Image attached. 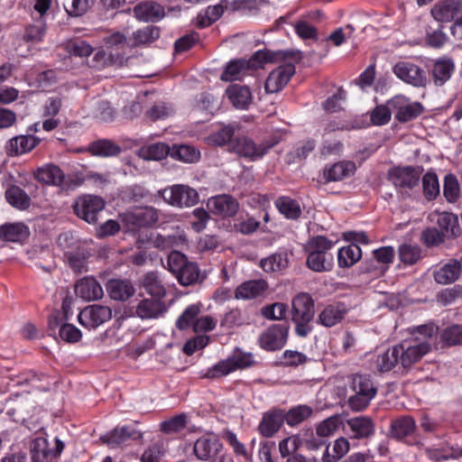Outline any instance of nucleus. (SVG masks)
<instances>
[{"label":"nucleus","mask_w":462,"mask_h":462,"mask_svg":"<svg viewBox=\"0 0 462 462\" xmlns=\"http://www.w3.org/2000/svg\"><path fill=\"white\" fill-rule=\"evenodd\" d=\"M158 193L167 204L176 208H189L199 201L197 190L184 184L171 185Z\"/></svg>","instance_id":"4"},{"label":"nucleus","mask_w":462,"mask_h":462,"mask_svg":"<svg viewBox=\"0 0 462 462\" xmlns=\"http://www.w3.org/2000/svg\"><path fill=\"white\" fill-rule=\"evenodd\" d=\"M289 329L290 327L287 323L271 325L258 337L260 347L265 351L282 349L288 340Z\"/></svg>","instance_id":"6"},{"label":"nucleus","mask_w":462,"mask_h":462,"mask_svg":"<svg viewBox=\"0 0 462 462\" xmlns=\"http://www.w3.org/2000/svg\"><path fill=\"white\" fill-rule=\"evenodd\" d=\"M346 423L355 439L369 438L374 433V423L369 417L358 416L351 418L347 420Z\"/></svg>","instance_id":"33"},{"label":"nucleus","mask_w":462,"mask_h":462,"mask_svg":"<svg viewBox=\"0 0 462 462\" xmlns=\"http://www.w3.org/2000/svg\"><path fill=\"white\" fill-rule=\"evenodd\" d=\"M398 255L402 263L411 266L420 259L421 249L415 244H402L398 248Z\"/></svg>","instance_id":"48"},{"label":"nucleus","mask_w":462,"mask_h":462,"mask_svg":"<svg viewBox=\"0 0 462 462\" xmlns=\"http://www.w3.org/2000/svg\"><path fill=\"white\" fill-rule=\"evenodd\" d=\"M30 236L29 227L22 223H5L0 226V240L12 243H22Z\"/></svg>","instance_id":"26"},{"label":"nucleus","mask_w":462,"mask_h":462,"mask_svg":"<svg viewBox=\"0 0 462 462\" xmlns=\"http://www.w3.org/2000/svg\"><path fill=\"white\" fill-rule=\"evenodd\" d=\"M160 37V29L154 25H147L138 29L131 35V49L150 44Z\"/></svg>","instance_id":"40"},{"label":"nucleus","mask_w":462,"mask_h":462,"mask_svg":"<svg viewBox=\"0 0 462 462\" xmlns=\"http://www.w3.org/2000/svg\"><path fill=\"white\" fill-rule=\"evenodd\" d=\"M308 254L306 265L316 273H325L332 270L334 265L333 255H324L319 253L305 251Z\"/></svg>","instance_id":"42"},{"label":"nucleus","mask_w":462,"mask_h":462,"mask_svg":"<svg viewBox=\"0 0 462 462\" xmlns=\"http://www.w3.org/2000/svg\"><path fill=\"white\" fill-rule=\"evenodd\" d=\"M171 157L184 163H195L200 158V152L188 144H175L171 147Z\"/></svg>","instance_id":"44"},{"label":"nucleus","mask_w":462,"mask_h":462,"mask_svg":"<svg viewBox=\"0 0 462 462\" xmlns=\"http://www.w3.org/2000/svg\"><path fill=\"white\" fill-rule=\"evenodd\" d=\"M146 244H148L149 246L163 251L173 247H183L187 245L188 238L182 230L178 229L170 235L152 233L146 241L141 236L136 240L138 248L144 247Z\"/></svg>","instance_id":"7"},{"label":"nucleus","mask_w":462,"mask_h":462,"mask_svg":"<svg viewBox=\"0 0 462 462\" xmlns=\"http://www.w3.org/2000/svg\"><path fill=\"white\" fill-rule=\"evenodd\" d=\"M35 178L48 185L60 186L63 183L65 175L59 166L46 164L36 171Z\"/></svg>","instance_id":"35"},{"label":"nucleus","mask_w":462,"mask_h":462,"mask_svg":"<svg viewBox=\"0 0 462 462\" xmlns=\"http://www.w3.org/2000/svg\"><path fill=\"white\" fill-rule=\"evenodd\" d=\"M324 446L325 450L322 455V462H337L349 450V442L346 438H339L334 441L332 452H330L329 445L325 440L312 439L307 442L310 449H318Z\"/></svg>","instance_id":"14"},{"label":"nucleus","mask_w":462,"mask_h":462,"mask_svg":"<svg viewBox=\"0 0 462 462\" xmlns=\"http://www.w3.org/2000/svg\"><path fill=\"white\" fill-rule=\"evenodd\" d=\"M89 150L92 154L97 156H115L121 152L119 145L110 140H99L90 144Z\"/></svg>","instance_id":"53"},{"label":"nucleus","mask_w":462,"mask_h":462,"mask_svg":"<svg viewBox=\"0 0 462 462\" xmlns=\"http://www.w3.org/2000/svg\"><path fill=\"white\" fill-rule=\"evenodd\" d=\"M199 313V304L189 305L176 320V328L180 330H184L189 328L191 325L193 326V323L198 319Z\"/></svg>","instance_id":"60"},{"label":"nucleus","mask_w":462,"mask_h":462,"mask_svg":"<svg viewBox=\"0 0 462 462\" xmlns=\"http://www.w3.org/2000/svg\"><path fill=\"white\" fill-rule=\"evenodd\" d=\"M75 293L87 301L97 300L104 295L101 285L92 276L80 279L75 285Z\"/></svg>","instance_id":"23"},{"label":"nucleus","mask_w":462,"mask_h":462,"mask_svg":"<svg viewBox=\"0 0 462 462\" xmlns=\"http://www.w3.org/2000/svg\"><path fill=\"white\" fill-rule=\"evenodd\" d=\"M227 7V0H222L219 4L209 5L201 11L196 20V24L199 28H206L217 22L223 15Z\"/></svg>","instance_id":"34"},{"label":"nucleus","mask_w":462,"mask_h":462,"mask_svg":"<svg viewBox=\"0 0 462 462\" xmlns=\"http://www.w3.org/2000/svg\"><path fill=\"white\" fill-rule=\"evenodd\" d=\"M175 277L181 285L189 286L199 281V269L196 263L188 262V263L175 274Z\"/></svg>","instance_id":"56"},{"label":"nucleus","mask_w":462,"mask_h":462,"mask_svg":"<svg viewBox=\"0 0 462 462\" xmlns=\"http://www.w3.org/2000/svg\"><path fill=\"white\" fill-rule=\"evenodd\" d=\"M143 433L132 426L116 428L102 437L104 443L115 448L128 445L130 441L142 440Z\"/></svg>","instance_id":"17"},{"label":"nucleus","mask_w":462,"mask_h":462,"mask_svg":"<svg viewBox=\"0 0 462 462\" xmlns=\"http://www.w3.org/2000/svg\"><path fill=\"white\" fill-rule=\"evenodd\" d=\"M437 224L443 233L447 235L450 234L451 236H457L460 233L458 218L452 213L443 212L439 214L437 219Z\"/></svg>","instance_id":"54"},{"label":"nucleus","mask_w":462,"mask_h":462,"mask_svg":"<svg viewBox=\"0 0 462 462\" xmlns=\"http://www.w3.org/2000/svg\"><path fill=\"white\" fill-rule=\"evenodd\" d=\"M138 154L146 161H161L171 156V147L164 143H155L140 148Z\"/></svg>","instance_id":"45"},{"label":"nucleus","mask_w":462,"mask_h":462,"mask_svg":"<svg viewBox=\"0 0 462 462\" xmlns=\"http://www.w3.org/2000/svg\"><path fill=\"white\" fill-rule=\"evenodd\" d=\"M460 189L457 179L453 174H448L444 179L443 194L448 202H456L459 198Z\"/></svg>","instance_id":"63"},{"label":"nucleus","mask_w":462,"mask_h":462,"mask_svg":"<svg viewBox=\"0 0 462 462\" xmlns=\"http://www.w3.org/2000/svg\"><path fill=\"white\" fill-rule=\"evenodd\" d=\"M226 94L233 106L238 109H246L253 101L252 93L246 86L230 85Z\"/></svg>","instance_id":"30"},{"label":"nucleus","mask_w":462,"mask_h":462,"mask_svg":"<svg viewBox=\"0 0 462 462\" xmlns=\"http://www.w3.org/2000/svg\"><path fill=\"white\" fill-rule=\"evenodd\" d=\"M24 382L39 391H48L51 386L50 377L43 374L29 371L24 374Z\"/></svg>","instance_id":"64"},{"label":"nucleus","mask_w":462,"mask_h":462,"mask_svg":"<svg viewBox=\"0 0 462 462\" xmlns=\"http://www.w3.org/2000/svg\"><path fill=\"white\" fill-rule=\"evenodd\" d=\"M5 198L9 205L18 210H26L32 204L30 196L15 184L8 183L5 191Z\"/></svg>","instance_id":"29"},{"label":"nucleus","mask_w":462,"mask_h":462,"mask_svg":"<svg viewBox=\"0 0 462 462\" xmlns=\"http://www.w3.org/2000/svg\"><path fill=\"white\" fill-rule=\"evenodd\" d=\"M274 145L275 143L272 141L256 144L247 136L237 137L231 143V148L236 153L251 161L261 159Z\"/></svg>","instance_id":"8"},{"label":"nucleus","mask_w":462,"mask_h":462,"mask_svg":"<svg viewBox=\"0 0 462 462\" xmlns=\"http://www.w3.org/2000/svg\"><path fill=\"white\" fill-rule=\"evenodd\" d=\"M335 245V242L323 236L310 237L306 245L305 251L319 253L324 255H333L329 251Z\"/></svg>","instance_id":"50"},{"label":"nucleus","mask_w":462,"mask_h":462,"mask_svg":"<svg viewBox=\"0 0 462 462\" xmlns=\"http://www.w3.org/2000/svg\"><path fill=\"white\" fill-rule=\"evenodd\" d=\"M461 267V262L450 260L448 263L434 272V279L439 284L452 283L459 277Z\"/></svg>","instance_id":"36"},{"label":"nucleus","mask_w":462,"mask_h":462,"mask_svg":"<svg viewBox=\"0 0 462 462\" xmlns=\"http://www.w3.org/2000/svg\"><path fill=\"white\" fill-rule=\"evenodd\" d=\"M136 19L142 22H157L164 16V8L158 3L145 1L134 7Z\"/></svg>","instance_id":"27"},{"label":"nucleus","mask_w":462,"mask_h":462,"mask_svg":"<svg viewBox=\"0 0 462 462\" xmlns=\"http://www.w3.org/2000/svg\"><path fill=\"white\" fill-rule=\"evenodd\" d=\"M284 414L281 411L264 413L258 426L259 432L266 438L273 437L282 426Z\"/></svg>","instance_id":"31"},{"label":"nucleus","mask_w":462,"mask_h":462,"mask_svg":"<svg viewBox=\"0 0 462 462\" xmlns=\"http://www.w3.org/2000/svg\"><path fill=\"white\" fill-rule=\"evenodd\" d=\"M106 291L111 299L121 301L127 300L135 292L130 281L118 279L110 280L106 284Z\"/></svg>","instance_id":"32"},{"label":"nucleus","mask_w":462,"mask_h":462,"mask_svg":"<svg viewBox=\"0 0 462 462\" xmlns=\"http://www.w3.org/2000/svg\"><path fill=\"white\" fill-rule=\"evenodd\" d=\"M396 346L399 353L400 364L404 368L410 367L414 363L418 362L423 356L429 353L430 349V343L428 341L416 342L413 345L402 343Z\"/></svg>","instance_id":"15"},{"label":"nucleus","mask_w":462,"mask_h":462,"mask_svg":"<svg viewBox=\"0 0 462 462\" xmlns=\"http://www.w3.org/2000/svg\"><path fill=\"white\" fill-rule=\"evenodd\" d=\"M64 443L55 439V448H51L49 442L44 437L35 438L30 445V455L32 462H52L64 449Z\"/></svg>","instance_id":"11"},{"label":"nucleus","mask_w":462,"mask_h":462,"mask_svg":"<svg viewBox=\"0 0 462 462\" xmlns=\"http://www.w3.org/2000/svg\"><path fill=\"white\" fill-rule=\"evenodd\" d=\"M346 309L342 303L327 306L319 314V321L321 325L330 328L339 323L345 317Z\"/></svg>","instance_id":"38"},{"label":"nucleus","mask_w":462,"mask_h":462,"mask_svg":"<svg viewBox=\"0 0 462 462\" xmlns=\"http://www.w3.org/2000/svg\"><path fill=\"white\" fill-rule=\"evenodd\" d=\"M288 263L286 254H273L261 261V267L264 272H281L287 268Z\"/></svg>","instance_id":"59"},{"label":"nucleus","mask_w":462,"mask_h":462,"mask_svg":"<svg viewBox=\"0 0 462 462\" xmlns=\"http://www.w3.org/2000/svg\"><path fill=\"white\" fill-rule=\"evenodd\" d=\"M168 310L166 304L161 300L144 299L135 307V315L142 319H158Z\"/></svg>","instance_id":"25"},{"label":"nucleus","mask_w":462,"mask_h":462,"mask_svg":"<svg viewBox=\"0 0 462 462\" xmlns=\"http://www.w3.org/2000/svg\"><path fill=\"white\" fill-rule=\"evenodd\" d=\"M292 321H311L314 317V301L308 293H300L292 300Z\"/></svg>","instance_id":"20"},{"label":"nucleus","mask_w":462,"mask_h":462,"mask_svg":"<svg viewBox=\"0 0 462 462\" xmlns=\"http://www.w3.org/2000/svg\"><path fill=\"white\" fill-rule=\"evenodd\" d=\"M456 69L452 58L443 56L433 62L430 77L436 87L444 86L452 77Z\"/></svg>","instance_id":"19"},{"label":"nucleus","mask_w":462,"mask_h":462,"mask_svg":"<svg viewBox=\"0 0 462 462\" xmlns=\"http://www.w3.org/2000/svg\"><path fill=\"white\" fill-rule=\"evenodd\" d=\"M423 171L420 166H395L387 172V179L397 189H412L419 185Z\"/></svg>","instance_id":"5"},{"label":"nucleus","mask_w":462,"mask_h":462,"mask_svg":"<svg viewBox=\"0 0 462 462\" xmlns=\"http://www.w3.org/2000/svg\"><path fill=\"white\" fill-rule=\"evenodd\" d=\"M440 340L447 346H462V324H453L440 333Z\"/></svg>","instance_id":"52"},{"label":"nucleus","mask_w":462,"mask_h":462,"mask_svg":"<svg viewBox=\"0 0 462 462\" xmlns=\"http://www.w3.org/2000/svg\"><path fill=\"white\" fill-rule=\"evenodd\" d=\"M423 194L428 200L435 199L439 194V182L434 171H427L422 177Z\"/></svg>","instance_id":"57"},{"label":"nucleus","mask_w":462,"mask_h":462,"mask_svg":"<svg viewBox=\"0 0 462 462\" xmlns=\"http://www.w3.org/2000/svg\"><path fill=\"white\" fill-rule=\"evenodd\" d=\"M280 53L269 50L257 51L249 60H235L227 63L221 75L223 81L240 80L252 71L262 68L265 63H272L278 60Z\"/></svg>","instance_id":"1"},{"label":"nucleus","mask_w":462,"mask_h":462,"mask_svg":"<svg viewBox=\"0 0 462 462\" xmlns=\"http://www.w3.org/2000/svg\"><path fill=\"white\" fill-rule=\"evenodd\" d=\"M312 414V409L307 405H298L288 411L284 414V421L290 426H295L310 418Z\"/></svg>","instance_id":"58"},{"label":"nucleus","mask_w":462,"mask_h":462,"mask_svg":"<svg viewBox=\"0 0 462 462\" xmlns=\"http://www.w3.org/2000/svg\"><path fill=\"white\" fill-rule=\"evenodd\" d=\"M125 221L135 227H147L159 221V211L152 207L137 208L125 216Z\"/></svg>","instance_id":"21"},{"label":"nucleus","mask_w":462,"mask_h":462,"mask_svg":"<svg viewBox=\"0 0 462 462\" xmlns=\"http://www.w3.org/2000/svg\"><path fill=\"white\" fill-rule=\"evenodd\" d=\"M395 119L400 123H406L417 118L423 112V106L420 102H411L402 96H396L389 100Z\"/></svg>","instance_id":"12"},{"label":"nucleus","mask_w":462,"mask_h":462,"mask_svg":"<svg viewBox=\"0 0 462 462\" xmlns=\"http://www.w3.org/2000/svg\"><path fill=\"white\" fill-rule=\"evenodd\" d=\"M393 74L406 84L415 88H425L428 83L426 71L411 61H398L393 67Z\"/></svg>","instance_id":"9"},{"label":"nucleus","mask_w":462,"mask_h":462,"mask_svg":"<svg viewBox=\"0 0 462 462\" xmlns=\"http://www.w3.org/2000/svg\"><path fill=\"white\" fill-rule=\"evenodd\" d=\"M193 453L199 460L209 462H233V458L223 448L218 437L208 433L199 438L193 445Z\"/></svg>","instance_id":"2"},{"label":"nucleus","mask_w":462,"mask_h":462,"mask_svg":"<svg viewBox=\"0 0 462 462\" xmlns=\"http://www.w3.org/2000/svg\"><path fill=\"white\" fill-rule=\"evenodd\" d=\"M462 14V0H446L431 10L433 18L440 23H449Z\"/></svg>","instance_id":"22"},{"label":"nucleus","mask_w":462,"mask_h":462,"mask_svg":"<svg viewBox=\"0 0 462 462\" xmlns=\"http://www.w3.org/2000/svg\"><path fill=\"white\" fill-rule=\"evenodd\" d=\"M351 387L355 394L349 397L348 405L356 411L365 410L377 393V389L368 375L356 374Z\"/></svg>","instance_id":"3"},{"label":"nucleus","mask_w":462,"mask_h":462,"mask_svg":"<svg viewBox=\"0 0 462 462\" xmlns=\"http://www.w3.org/2000/svg\"><path fill=\"white\" fill-rule=\"evenodd\" d=\"M362 258V250L356 244L341 247L337 252V264L339 268H350Z\"/></svg>","instance_id":"41"},{"label":"nucleus","mask_w":462,"mask_h":462,"mask_svg":"<svg viewBox=\"0 0 462 462\" xmlns=\"http://www.w3.org/2000/svg\"><path fill=\"white\" fill-rule=\"evenodd\" d=\"M103 42L107 49L124 50L131 49V36L126 32L115 31L103 38Z\"/></svg>","instance_id":"51"},{"label":"nucleus","mask_w":462,"mask_h":462,"mask_svg":"<svg viewBox=\"0 0 462 462\" xmlns=\"http://www.w3.org/2000/svg\"><path fill=\"white\" fill-rule=\"evenodd\" d=\"M375 364L380 372H388L400 364L397 346L388 348L384 353L378 355Z\"/></svg>","instance_id":"49"},{"label":"nucleus","mask_w":462,"mask_h":462,"mask_svg":"<svg viewBox=\"0 0 462 462\" xmlns=\"http://www.w3.org/2000/svg\"><path fill=\"white\" fill-rule=\"evenodd\" d=\"M208 205L214 214L223 217H233L239 209L238 201L227 194L211 198Z\"/></svg>","instance_id":"24"},{"label":"nucleus","mask_w":462,"mask_h":462,"mask_svg":"<svg viewBox=\"0 0 462 462\" xmlns=\"http://www.w3.org/2000/svg\"><path fill=\"white\" fill-rule=\"evenodd\" d=\"M268 288L263 280H251L241 283L235 291V297L238 300H253L262 296Z\"/></svg>","instance_id":"28"},{"label":"nucleus","mask_w":462,"mask_h":462,"mask_svg":"<svg viewBox=\"0 0 462 462\" xmlns=\"http://www.w3.org/2000/svg\"><path fill=\"white\" fill-rule=\"evenodd\" d=\"M129 59L130 58L125 57L124 53L107 52L105 50L100 49L95 53L93 61L95 62V66L99 68L108 66L124 67L127 65Z\"/></svg>","instance_id":"39"},{"label":"nucleus","mask_w":462,"mask_h":462,"mask_svg":"<svg viewBox=\"0 0 462 462\" xmlns=\"http://www.w3.org/2000/svg\"><path fill=\"white\" fill-rule=\"evenodd\" d=\"M415 421L410 416H403L393 420L391 433L393 438L401 439L413 433Z\"/></svg>","instance_id":"47"},{"label":"nucleus","mask_w":462,"mask_h":462,"mask_svg":"<svg viewBox=\"0 0 462 462\" xmlns=\"http://www.w3.org/2000/svg\"><path fill=\"white\" fill-rule=\"evenodd\" d=\"M295 73V67L291 63H284L274 69L265 81V91L267 93H277L281 91Z\"/></svg>","instance_id":"16"},{"label":"nucleus","mask_w":462,"mask_h":462,"mask_svg":"<svg viewBox=\"0 0 462 462\" xmlns=\"http://www.w3.org/2000/svg\"><path fill=\"white\" fill-rule=\"evenodd\" d=\"M112 318V310L108 306L93 304L84 308L79 314V323L88 328H96Z\"/></svg>","instance_id":"13"},{"label":"nucleus","mask_w":462,"mask_h":462,"mask_svg":"<svg viewBox=\"0 0 462 462\" xmlns=\"http://www.w3.org/2000/svg\"><path fill=\"white\" fill-rule=\"evenodd\" d=\"M394 249L393 246H382L373 251V258L381 264L377 269L379 273H385L394 259Z\"/></svg>","instance_id":"55"},{"label":"nucleus","mask_w":462,"mask_h":462,"mask_svg":"<svg viewBox=\"0 0 462 462\" xmlns=\"http://www.w3.org/2000/svg\"><path fill=\"white\" fill-rule=\"evenodd\" d=\"M41 141L33 134L16 135L6 142L5 150L7 155L16 157L32 152Z\"/></svg>","instance_id":"18"},{"label":"nucleus","mask_w":462,"mask_h":462,"mask_svg":"<svg viewBox=\"0 0 462 462\" xmlns=\"http://www.w3.org/2000/svg\"><path fill=\"white\" fill-rule=\"evenodd\" d=\"M393 113L392 106H389V100L384 105L376 106L371 112V122L374 125H384L391 120Z\"/></svg>","instance_id":"62"},{"label":"nucleus","mask_w":462,"mask_h":462,"mask_svg":"<svg viewBox=\"0 0 462 462\" xmlns=\"http://www.w3.org/2000/svg\"><path fill=\"white\" fill-rule=\"evenodd\" d=\"M355 164L350 162H340L325 167L322 178L326 182L338 181L353 173Z\"/></svg>","instance_id":"37"},{"label":"nucleus","mask_w":462,"mask_h":462,"mask_svg":"<svg viewBox=\"0 0 462 462\" xmlns=\"http://www.w3.org/2000/svg\"><path fill=\"white\" fill-rule=\"evenodd\" d=\"M187 426V415L180 413L175 415L169 420L162 421L160 429L166 434L176 433L184 430Z\"/></svg>","instance_id":"61"},{"label":"nucleus","mask_w":462,"mask_h":462,"mask_svg":"<svg viewBox=\"0 0 462 462\" xmlns=\"http://www.w3.org/2000/svg\"><path fill=\"white\" fill-rule=\"evenodd\" d=\"M142 284L148 294L159 300L166 294V290L157 273H147L143 278Z\"/></svg>","instance_id":"46"},{"label":"nucleus","mask_w":462,"mask_h":462,"mask_svg":"<svg viewBox=\"0 0 462 462\" xmlns=\"http://www.w3.org/2000/svg\"><path fill=\"white\" fill-rule=\"evenodd\" d=\"M104 208V199L94 195L80 196L76 199L73 204L74 213L89 224L97 222V216Z\"/></svg>","instance_id":"10"},{"label":"nucleus","mask_w":462,"mask_h":462,"mask_svg":"<svg viewBox=\"0 0 462 462\" xmlns=\"http://www.w3.org/2000/svg\"><path fill=\"white\" fill-rule=\"evenodd\" d=\"M274 205L278 211L287 219H298L301 213V207L296 199L287 196L279 197Z\"/></svg>","instance_id":"43"}]
</instances>
